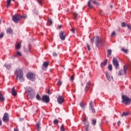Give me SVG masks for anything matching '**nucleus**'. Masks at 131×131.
I'll list each match as a JSON object with an SVG mask.
<instances>
[{"mask_svg": "<svg viewBox=\"0 0 131 131\" xmlns=\"http://www.w3.org/2000/svg\"><path fill=\"white\" fill-rule=\"evenodd\" d=\"M15 74L16 76L17 80L19 79L20 82L24 81V77H23V72L22 71V70L17 69L15 71Z\"/></svg>", "mask_w": 131, "mask_h": 131, "instance_id": "f257e3e1", "label": "nucleus"}, {"mask_svg": "<svg viewBox=\"0 0 131 131\" xmlns=\"http://www.w3.org/2000/svg\"><path fill=\"white\" fill-rule=\"evenodd\" d=\"M27 92L28 93V97L29 99H34L35 98V91L31 87L27 88Z\"/></svg>", "mask_w": 131, "mask_h": 131, "instance_id": "f03ea898", "label": "nucleus"}, {"mask_svg": "<svg viewBox=\"0 0 131 131\" xmlns=\"http://www.w3.org/2000/svg\"><path fill=\"white\" fill-rule=\"evenodd\" d=\"M96 45L97 48H99V47H103L105 46V40L104 39L100 38L99 36L96 37L95 40Z\"/></svg>", "mask_w": 131, "mask_h": 131, "instance_id": "7ed1b4c3", "label": "nucleus"}, {"mask_svg": "<svg viewBox=\"0 0 131 131\" xmlns=\"http://www.w3.org/2000/svg\"><path fill=\"white\" fill-rule=\"evenodd\" d=\"M122 103L125 104V105H130V98L126 95H122Z\"/></svg>", "mask_w": 131, "mask_h": 131, "instance_id": "20e7f679", "label": "nucleus"}, {"mask_svg": "<svg viewBox=\"0 0 131 131\" xmlns=\"http://www.w3.org/2000/svg\"><path fill=\"white\" fill-rule=\"evenodd\" d=\"M27 77L30 80H32V81H34L35 80V74L32 73H28L27 75Z\"/></svg>", "mask_w": 131, "mask_h": 131, "instance_id": "39448f33", "label": "nucleus"}, {"mask_svg": "<svg viewBox=\"0 0 131 131\" xmlns=\"http://www.w3.org/2000/svg\"><path fill=\"white\" fill-rule=\"evenodd\" d=\"M113 64L115 66L116 69H119V62L117 58H114L113 59Z\"/></svg>", "mask_w": 131, "mask_h": 131, "instance_id": "423d86ee", "label": "nucleus"}, {"mask_svg": "<svg viewBox=\"0 0 131 131\" xmlns=\"http://www.w3.org/2000/svg\"><path fill=\"white\" fill-rule=\"evenodd\" d=\"M127 70V68L126 67V66H123V69L121 70L120 71H119L118 73V75L119 76H121V75H123V74H126V71Z\"/></svg>", "mask_w": 131, "mask_h": 131, "instance_id": "0eeeda50", "label": "nucleus"}, {"mask_svg": "<svg viewBox=\"0 0 131 131\" xmlns=\"http://www.w3.org/2000/svg\"><path fill=\"white\" fill-rule=\"evenodd\" d=\"M89 110L92 111V113H95L96 112V110H95V107H94V103L92 100L89 104Z\"/></svg>", "mask_w": 131, "mask_h": 131, "instance_id": "6e6552de", "label": "nucleus"}, {"mask_svg": "<svg viewBox=\"0 0 131 131\" xmlns=\"http://www.w3.org/2000/svg\"><path fill=\"white\" fill-rule=\"evenodd\" d=\"M3 120L4 122H8L9 120V114L7 113H4V116L3 117Z\"/></svg>", "mask_w": 131, "mask_h": 131, "instance_id": "1a4fd4ad", "label": "nucleus"}, {"mask_svg": "<svg viewBox=\"0 0 131 131\" xmlns=\"http://www.w3.org/2000/svg\"><path fill=\"white\" fill-rule=\"evenodd\" d=\"M49 64H50L49 61H45L41 67L42 70H47V69H48V67H49Z\"/></svg>", "mask_w": 131, "mask_h": 131, "instance_id": "9d476101", "label": "nucleus"}, {"mask_svg": "<svg viewBox=\"0 0 131 131\" xmlns=\"http://www.w3.org/2000/svg\"><path fill=\"white\" fill-rule=\"evenodd\" d=\"M92 2L93 3V4H94V5H99V4L98 3V2H96V1H94V0H90L88 2V7L90 8H93V5H91L92 4Z\"/></svg>", "mask_w": 131, "mask_h": 131, "instance_id": "9b49d317", "label": "nucleus"}, {"mask_svg": "<svg viewBox=\"0 0 131 131\" xmlns=\"http://www.w3.org/2000/svg\"><path fill=\"white\" fill-rule=\"evenodd\" d=\"M106 76L108 81H111V80H113V77L111 75V74H110V73L106 72Z\"/></svg>", "mask_w": 131, "mask_h": 131, "instance_id": "f8f14e48", "label": "nucleus"}, {"mask_svg": "<svg viewBox=\"0 0 131 131\" xmlns=\"http://www.w3.org/2000/svg\"><path fill=\"white\" fill-rule=\"evenodd\" d=\"M42 101L45 103H49L50 102V97L49 96L44 95L42 98Z\"/></svg>", "mask_w": 131, "mask_h": 131, "instance_id": "ddd939ff", "label": "nucleus"}, {"mask_svg": "<svg viewBox=\"0 0 131 131\" xmlns=\"http://www.w3.org/2000/svg\"><path fill=\"white\" fill-rule=\"evenodd\" d=\"M64 101V97L62 96H58V97L57 98V102L58 104H62L63 103Z\"/></svg>", "mask_w": 131, "mask_h": 131, "instance_id": "4468645a", "label": "nucleus"}, {"mask_svg": "<svg viewBox=\"0 0 131 131\" xmlns=\"http://www.w3.org/2000/svg\"><path fill=\"white\" fill-rule=\"evenodd\" d=\"M59 37L61 40H64L66 38V35L63 31H61L59 33Z\"/></svg>", "mask_w": 131, "mask_h": 131, "instance_id": "2eb2a0df", "label": "nucleus"}, {"mask_svg": "<svg viewBox=\"0 0 131 131\" xmlns=\"http://www.w3.org/2000/svg\"><path fill=\"white\" fill-rule=\"evenodd\" d=\"M12 20L15 22V23H18L20 20V17H13Z\"/></svg>", "mask_w": 131, "mask_h": 131, "instance_id": "dca6fc26", "label": "nucleus"}, {"mask_svg": "<svg viewBox=\"0 0 131 131\" xmlns=\"http://www.w3.org/2000/svg\"><path fill=\"white\" fill-rule=\"evenodd\" d=\"M107 62H108V60L105 59L104 61L101 62V68H103V67H105V66H106V65L107 64Z\"/></svg>", "mask_w": 131, "mask_h": 131, "instance_id": "f3484780", "label": "nucleus"}, {"mask_svg": "<svg viewBox=\"0 0 131 131\" xmlns=\"http://www.w3.org/2000/svg\"><path fill=\"white\" fill-rule=\"evenodd\" d=\"M0 101H1V102H4L5 101V97L3 95V92L2 91H0Z\"/></svg>", "mask_w": 131, "mask_h": 131, "instance_id": "a211bd4d", "label": "nucleus"}, {"mask_svg": "<svg viewBox=\"0 0 131 131\" xmlns=\"http://www.w3.org/2000/svg\"><path fill=\"white\" fill-rule=\"evenodd\" d=\"M11 94L12 96H17V92H16V90H15V88H13L11 89Z\"/></svg>", "mask_w": 131, "mask_h": 131, "instance_id": "6ab92c4d", "label": "nucleus"}, {"mask_svg": "<svg viewBox=\"0 0 131 131\" xmlns=\"http://www.w3.org/2000/svg\"><path fill=\"white\" fill-rule=\"evenodd\" d=\"M32 11L34 15H36V16L38 15V12L37 11V10H36V8H35V6L32 9Z\"/></svg>", "mask_w": 131, "mask_h": 131, "instance_id": "aec40b11", "label": "nucleus"}, {"mask_svg": "<svg viewBox=\"0 0 131 131\" xmlns=\"http://www.w3.org/2000/svg\"><path fill=\"white\" fill-rule=\"evenodd\" d=\"M53 24V20L51 18H48V20L47 22V25L48 26H51Z\"/></svg>", "mask_w": 131, "mask_h": 131, "instance_id": "412c9836", "label": "nucleus"}, {"mask_svg": "<svg viewBox=\"0 0 131 131\" xmlns=\"http://www.w3.org/2000/svg\"><path fill=\"white\" fill-rule=\"evenodd\" d=\"M21 56H22V54L18 51H17L16 53L14 54V57H21Z\"/></svg>", "mask_w": 131, "mask_h": 131, "instance_id": "4be33fe9", "label": "nucleus"}, {"mask_svg": "<svg viewBox=\"0 0 131 131\" xmlns=\"http://www.w3.org/2000/svg\"><path fill=\"white\" fill-rule=\"evenodd\" d=\"M112 54V50L111 49H108L107 51V57L109 58L111 56V54Z\"/></svg>", "mask_w": 131, "mask_h": 131, "instance_id": "5701e85b", "label": "nucleus"}, {"mask_svg": "<svg viewBox=\"0 0 131 131\" xmlns=\"http://www.w3.org/2000/svg\"><path fill=\"white\" fill-rule=\"evenodd\" d=\"M21 48V43L19 42L16 43L15 45V49L16 50H19Z\"/></svg>", "mask_w": 131, "mask_h": 131, "instance_id": "b1692460", "label": "nucleus"}, {"mask_svg": "<svg viewBox=\"0 0 131 131\" xmlns=\"http://www.w3.org/2000/svg\"><path fill=\"white\" fill-rule=\"evenodd\" d=\"M13 17H27V15H21V14H19V13H16L15 14Z\"/></svg>", "mask_w": 131, "mask_h": 131, "instance_id": "393cba45", "label": "nucleus"}, {"mask_svg": "<svg viewBox=\"0 0 131 131\" xmlns=\"http://www.w3.org/2000/svg\"><path fill=\"white\" fill-rule=\"evenodd\" d=\"M90 82H89L87 83V84H86V86H85V92H86L88 91H89V89H90Z\"/></svg>", "mask_w": 131, "mask_h": 131, "instance_id": "a878e982", "label": "nucleus"}, {"mask_svg": "<svg viewBox=\"0 0 131 131\" xmlns=\"http://www.w3.org/2000/svg\"><path fill=\"white\" fill-rule=\"evenodd\" d=\"M5 67L10 70L11 69V64H8V63H5Z\"/></svg>", "mask_w": 131, "mask_h": 131, "instance_id": "bb28decb", "label": "nucleus"}, {"mask_svg": "<svg viewBox=\"0 0 131 131\" xmlns=\"http://www.w3.org/2000/svg\"><path fill=\"white\" fill-rule=\"evenodd\" d=\"M7 33H9V34H12V33H13V30H12V29H11V28H8L7 30Z\"/></svg>", "mask_w": 131, "mask_h": 131, "instance_id": "cd10ccee", "label": "nucleus"}, {"mask_svg": "<svg viewBox=\"0 0 131 131\" xmlns=\"http://www.w3.org/2000/svg\"><path fill=\"white\" fill-rule=\"evenodd\" d=\"M7 5L6 6V8H9L10 6H11V0L7 1Z\"/></svg>", "mask_w": 131, "mask_h": 131, "instance_id": "c85d7f7f", "label": "nucleus"}, {"mask_svg": "<svg viewBox=\"0 0 131 131\" xmlns=\"http://www.w3.org/2000/svg\"><path fill=\"white\" fill-rule=\"evenodd\" d=\"M80 107H81L83 110H84V109H85V106H84V105H83V103L82 102L80 103Z\"/></svg>", "mask_w": 131, "mask_h": 131, "instance_id": "c756f323", "label": "nucleus"}, {"mask_svg": "<svg viewBox=\"0 0 131 131\" xmlns=\"http://www.w3.org/2000/svg\"><path fill=\"white\" fill-rule=\"evenodd\" d=\"M36 100H38V101H40L41 100V97H40V96L39 95L37 94L36 96Z\"/></svg>", "mask_w": 131, "mask_h": 131, "instance_id": "7c9ffc66", "label": "nucleus"}, {"mask_svg": "<svg viewBox=\"0 0 131 131\" xmlns=\"http://www.w3.org/2000/svg\"><path fill=\"white\" fill-rule=\"evenodd\" d=\"M121 26L122 27H126L128 26V25L126 24V23L123 22L121 23Z\"/></svg>", "mask_w": 131, "mask_h": 131, "instance_id": "2f4dec72", "label": "nucleus"}, {"mask_svg": "<svg viewBox=\"0 0 131 131\" xmlns=\"http://www.w3.org/2000/svg\"><path fill=\"white\" fill-rule=\"evenodd\" d=\"M53 123L54 124H58L59 123V120L58 119H55L54 121H53Z\"/></svg>", "mask_w": 131, "mask_h": 131, "instance_id": "473e14b6", "label": "nucleus"}, {"mask_svg": "<svg viewBox=\"0 0 131 131\" xmlns=\"http://www.w3.org/2000/svg\"><path fill=\"white\" fill-rule=\"evenodd\" d=\"M36 126H37V129H38V130L39 129V127H40V123L37 122V123H36Z\"/></svg>", "mask_w": 131, "mask_h": 131, "instance_id": "72a5a7b5", "label": "nucleus"}, {"mask_svg": "<svg viewBox=\"0 0 131 131\" xmlns=\"http://www.w3.org/2000/svg\"><path fill=\"white\" fill-rule=\"evenodd\" d=\"M108 69L110 70V71H112V64H109L108 65Z\"/></svg>", "mask_w": 131, "mask_h": 131, "instance_id": "f704fd0d", "label": "nucleus"}, {"mask_svg": "<svg viewBox=\"0 0 131 131\" xmlns=\"http://www.w3.org/2000/svg\"><path fill=\"white\" fill-rule=\"evenodd\" d=\"M121 50L122 52H124V53H127V49H125L124 48H122Z\"/></svg>", "mask_w": 131, "mask_h": 131, "instance_id": "c9c22d12", "label": "nucleus"}, {"mask_svg": "<svg viewBox=\"0 0 131 131\" xmlns=\"http://www.w3.org/2000/svg\"><path fill=\"white\" fill-rule=\"evenodd\" d=\"M127 115H128V113H126L125 112H123L121 115V116H126Z\"/></svg>", "mask_w": 131, "mask_h": 131, "instance_id": "e433bc0d", "label": "nucleus"}, {"mask_svg": "<svg viewBox=\"0 0 131 131\" xmlns=\"http://www.w3.org/2000/svg\"><path fill=\"white\" fill-rule=\"evenodd\" d=\"M96 123H97V121L96 120H93L92 121V124L93 125H96Z\"/></svg>", "mask_w": 131, "mask_h": 131, "instance_id": "4c0bfd02", "label": "nucleus"}, {"mask_svg": "<svg viewBox=\"0 0 131 131\" xmlns=\"http://www.w3.org/2000/svg\"><path fill=\"white\" fill-rule=\"evenodd\" d=\"M94 41H95V37H93L91 39V42L92 43H94Z\"/></svg>", "mask_w": 131, "mask_h": 131, "instance_id": "58836bf2", "label": "nucleus"}, {"mask_svg": "<svg viewBox=\"0 0 131 131\" xmlns=\"http://www.w3.org/2000/svg\"><path fill=\"white\" fill-rule=\"evenodd\" d=\"M60 130L61 131H65V130L64 129V126L63 125H61L60 126Z\"/></svg>", "mask_w": 131, "mask_h": 131, "instance_id": "ea45409f", "label": "nucleus"}, {"mask_svg": "<svg viewBox=\"0 0 131 131\" xmlns=\"http://www.w3.org/2000/svg\"><path fill=\"white\" fill-rule=\"evenodd\" d=\"M57 84H58V85H61V84H62V82L61 81H60V80H59L58 81V82H57Z\"/></svg>", "mask_w": 131, "mask_h": 131, "instance_id": "a19ab883", "label": "nucleus"}, {"mask_svg": "<svg viewBox=\"0 0 131 131\" xmlns=\"http://www.w3.org/2000/svg\"><path fill=\"white\" fill-rule=\"evenodd\" d=\"M73 15L75 17H77V16H79V15L76 12L74 13Z\"/></svg>", "mask_w": 131, "mask_h": 131, "instance_id": "79ce46f5", "label": "nucleus"}, {"mask_svg": "<svg viewBox=\"0 0 131 131\" xmlns=\"http://www.w3.org/2000/svg\"><path fill=\"white\" fill-rule=\"evenodd\" d=\"M71 81H73V80H74V76L72 75L71 77Z\"/></svg>", "mask_w": 131, "mask_h": 131, "instance_id": "37998d69", "label": "nucleus"}, {"mask_svg": "<svg viewBox=\"0 0 131 131\" xmlns=\"http://www.w3.org/2000/svg\"><path fill=\"white\" fill-rule=\"evenodd\" d=\"M4 33H1L0 34V38H3V37H4Z\"/></svg>", "mask_w": 131, "mask_h": 131, "instance_id": "c03bdc74", "label": "nucleus"}, {"mask_svg": "<svg viewBox=\"0 0 131 131\" xmlns=\"http://www.w3.org/2000/svg\"><path fill=\"white\" fill-rule=\"evenodd\" d=\"M115 32L114 31L112 33V35H111V36H114V35H115Z\"/></svg>", "mask_w": 131, "mask_h": 131, "instance_id": "a18cd8bd", "label": "nucleus"}, {"mask_svg": "<svg viewBox=\"0 0 131 131\" xmlns=\"http://www.w3.org/2000/svg\"><path fill=\"white\" fill-rule=\"evenodd\" d=\"M128 29H129V30H131V25H129L127 26Z\"/></svg>", "mask_w": 131, "mask_h": 131, "instance_id": "49530a36", "label": "nucleus"}, {"mask_svg": "<svg viewBox=\"0 0 131 131\" xmlns=\"http://www.w3.org/2000/svg\"><path fill=\"white\" fill-rule=\"evenodd\" d=\"M87 48L89 51H91V48H90V45H89V44H87Z\"/></svg>", "mask_w": 131, "mask_h": 131, "instance_id": "de8ad7c7", "label": "nucleus"}, {"mask_svg": "<svg viewBox=\"0 0 131 131\" xmlns=\"http://www.w3.org/2000/svg\"><path fill=\"white\" fill-rule=\"evenodd\" d=\"M37 2L38 4H39V5H41V0H38Z\"/></svg>", "mask_w": 131, "mask_h": 131, "instance_id": "09e8293b", "label": "nucleus"}, {"mask_svg": "<svg viewBox=\"0 0 131 131\" xmlns=\"http://www.w3.org/2000/svg\"><path fill=\"white\" fill-rule=\"evenodd\" d=\"M71 31H72L73 33H74V28H72V29L71 30Z\"/></svg>", "mask_w": 131, "mask_h": 131, "instance_id": "8fccbe9b", "label": "nucleus"}, {"mask_svg": "<svg viewBox=\"0 0 131 131\" xmlns=\"http://www.w3.org/2000/svg\"><path fill=\"white\" fill-rule=\"evenodd\" d=\"M2 124H3V121H2L1 119H0V126H2Z\"/></svg>", "mask_w": 131, "mask_h": 131, "instance_id": "3c124183", "label": "nucleus"}, {"mask_svg": "<svg viewBox=\"0 0 131 131\" xmlns=\"http://www.w3.org/2000/svg\"><path fill=\"white\" fill-rule=\"evenodd\" d=\"M53 55V57H57V53H54Z\"/></svg>", "mask_w": 131, "mask_h": 131, "instance_id": "603ef678", "label": "nucleus"}, {"mask_svg": "<svg viewBox=\"0 0 131 131\" xmlns=\"http://www.w3.org/2000/svg\"><path fill=\"white\" fill-rule=\"evenodd\" d=\"M120 123H121V122H120V121H119L117 122L118 125H120Z\"/></svg>", "mask_w": 131, "mask_h": 131, "instance_id": "864d4df0", "label": "nucleus"}, {"mask_svg": "<svg viewBox=\"0 0 131 131\" xmlns=\"http://www.w3.org/2000/svg\"><path fill=\"white\" fill-rule=\"evenodd\" d=\"M62 27V25H59L58 26V28L59 29H60V28Z\"/></svg>", "mask_w": 131, "mask_h": 131, "instance_id": "5fc2aeb1", "label": "nucleus"}, {"mask_svg": "<svg viewBox=\"0 0 131 131\" xmlns=\"http://www.w3.org/2000/svg\"><path fill=\"white\" fill-rule=\"evenodd\" d=\"M19 120H20V121H23V120H24V119L23 118H20V119H19Z\"/></svg>", "mask_w": 131, "mask_h": 131, "instance_id": "6e6d98bb", "label": "nucleus"}, {"mask_svg": "<svg viewBox=\"0 0 131 131\" xmlns=\"http://www.w3.org/2000/svg\"><path fill=\"white\" fill-rule=\"evenodd\" d=\"M14 131H19V130L18 129V128H15L14 129Z\"/></svg>", "mask_w": 131, "mask_h": 131, "instance_id": "4d7b16f0", "label": "nucleus"}, {"mask_svg": "<svg viewBox=\"0 0 131 131\" xmlns=\"http://www.w3.org/2000/svg\"><path fill=\"white\" fill-rule=\"evenodd\" d=\"M110 7L111 9H112V8H113V6L112 5H111Z\"/></svg>", "mask_w": 131, "mask_h": 131, "instance_id": "13d9d810", "label": "nucleus"}, {"mask_svg": "<svg viewBox=\"0 0 131 131\" xmlns=\"http://www.w3.org/2000/svg\"><path fill=\"white\" fill-rule=\"evenodd\" d=\"M88 129H89V128H88V127H86V128H85V131H88Z\"/></svg>", "mask_w": 131, "mask_h": 131, "instance_id": "bf43d9fd", "label": "nucleus"}, {"mask_svg": "<svg viewBox=\"0 0 131 131\" xmlns=\"http://www.w3.org/2000/svg\"><path fill=\"white\" fill-rule=\"evenodd\" d=\"M2 24V20L0 19V24Z\"/></svg>", "mask_w": 131, "mask_h": 131, "instance_id": "052dcab7", "label": "nucleus"}, {"mask_svg": "<svg viewBox=\"0 0 131 131\" xmlns=\"http://www.w3.org/2000/svg\"><path fill=\"white\" fill-rule=\"evenodd\" d=\"M48 94H50V91H48Z\"/></svg>", "mask_w": 131, "mask_h": 131, "instance_id": "680f3d73", "label": "nucleus"}, {"mask_svg": "<svg viewBox=\"0 0 131 131\" xmlns=\"http://www.w3.org/2000/svg\"><path fill=\"white\" fill-rule=\"evenodd\" d=\"M13 1V2H15V0H12Z\"/></svg>", "mask_w": 131, "mask_h": 131, "instance_id": "e2e57ef3", "label": "nucleus"}, {"mask_svg": "<svg viewBox=\"0 0 131 131\" xmlns=\"http://www.w3.org/2000/svg\"><path fill=\"white\" fill-rule=\"evenodd\" d=\"M82 86V84H81Z\"/></svg>", "mask_w": 131, "mask_h": 131, "instance_id": "0e129e2a", "label": "nucleus"}]
</instances>
